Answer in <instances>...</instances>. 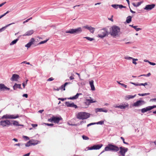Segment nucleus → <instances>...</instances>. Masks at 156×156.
Instances as JSON below:
<instances>
[{
  "label": "nucleus",
  "instance_id": "nucleus-58",
  "mask_svg": "<svg viewBox=\"0 0 156 156\" xmlns=\"http://www.w3.org/2000/svg\"><path fill=\"white\" fill-rule=\"evenodd\" d=\"M23 96L26 98H27L28 97V95L27 94H24L23 95Z\"/></svg>",
  "mask_w": 156,
  "mask_h": 156
},
{
  "label": "nucleus",
  "instance_id": "nucleus-17",
  "mask_svg": "<svg viewBox=\"0 0 156 156\" xmlns=\"http://www.w3.org/2000/svg\"><path fill=\"white\" fill-rule=\"evenodd\" d=\"M5 90H9L10 88L6 87L4 84H0V91Z\"/></svg>",
  "mask_w": 156,
  "mask_h": 156
},
{
  "label": "nucleus",
  "instance_id": "nucleus-56",
  "mask_svg": "<svg viewBox=\"0 0 156 156\" xmlns=\"http://www.w3.org/2000/svg\"><path fill=\"white\" fill-rule=\"evenodd\" d=\"M66 98H58V100H61V101H64L65 100H66Z\"/></svg>",
  "mask_w": 156,
  "mask_h": 156
},
{
  "label": "nucleus",
  "instance_id": "nucleus-33",
  "mask_svg": "<svg viewBox=\"0 0 156 156\" xmlns=\"http://www.w3.org/2000/svg\"><path fill=\"white\" fill-rule=\"evenodd\" d=\"M119 5L117 4H113L111 5V6L113 8L115 9H117L118 8Z\"/></svg>",
  "mask_w": 156,
  "mask_h": 156
},
{
  "label": "nucleus",
  "instance_id": "nucleus-54",
  "mask_svg": "<svg viewBox=\"0 0 156 156\" xmlns=\"http://www.w3.org/2000/svg\"><path fill=\"white\" fill-rule=\"evenodd\" d=\"M54 79V78H53L52 77H51L50 78H49L48 80V81H51L53 80Z\"/></svg>",
  "mask_w": 156,
  "mask_h": 156
},
{
  "label": "nucleus",
  "instance_id": "nucleus-35",
  "mask_svg": "<svg viewBox=\"0 0 156 156\" xmlns=\"http://www.w3.org/2000/svg\"><path fill=\"white\" fill-rule=\"evenodd\" d=\"M84 38H85L87 39V40H88L90 41H92L93 40H94V38H91V37H84Z\"/></svg>",
  "mask_w": 156,
  "mask_h": 156
},
{
  "label": "nucleus",
  "instance_id": "nucleus-29",
  "mask_svg": "<svg viewBox=\"0 0 156 156\" xmlns=\"http://www.w3.org/2000/svg\"><path fill=\"white\" fill-rule=\"evenodd\" d=\"M80 94H81L80 93H77L74 96L72 97H70L68 98V99H71V100H74L75 99L79 97V96Z\"/></svg>",
  "mask_w": 156,
  "mask_h": 156
},
{
  "label": "nucleus",
  "instance_id": "nucleus-5",
  "mask_svg": "<svg viewBox=\"0 0 156 156\" xmlns=\"http://www.w3.org/2000/svg\"><path fill=\"white\" fill-rule=\"evenodd\" d=\"M82 31L81 27H78L76 29H71L68 31H66V33H70L71 34H79Z\"/></svg>",
  "mask_w": 156,
  "mask_h": 156
},
{
  "label": "nucleus",
  "instance_id": "nucleus-57",
  "mask_svg": "<svg viewBox=\"0 0 156 156\" xmlns=\"http://www.w3.org/2000/svg\"><path fill=\"white\" fill-rule=\"evenodd\" d=\"M6 3V2H4L3 3H1V4H0V7H2V6L3 5H4L5 4V3Z\"/></svg>",
  "mask_w": 156,
  "mask_h": 156
},
{
  "label": "nucleus",
  "instance_id": "nucleus-18",
  "mask_svg": "<svg viewBox=\"0 0 156 156\" xmlns=\"http://www.w3.org/2000/svg\"><path fill=\"white\" fill-rule=\"evenodd\" d=\"M19 77V76L17 74H13L12 77L11 78L12 81H17Z\"/></svg>",
  "mask_w": 156,
  "mask_h": 156
},
{
  "label": "nucleus",
  "instance_id": "nucleus-61",
  "mask_svg": "<svg viewBox=\"0 0 156 156\" xmlns=\"http://www.w3.org/2000/svg\"><path fill=\"white\" fill-rule=\"evenodd\" d=\"M151 73H148L147 74H146V76L148 77V76H151Z\"/></svg>",
  "mask_w": 156,
  "mask_h": 156
},
{
  "label": "nucleus",
  "instance_id": "nucleus-44",
  "mask_svg": "<svg viewBox=\"0 0 156 156\" xmlns=\"http://www.w3.org/2000/svg\"><path fill=\"white\" fill-rule=\"evenodd\" d=\"M150 110L151 109L156 108V105H154L152 106H149Z\"/></svg>",
  "mask_w": 156,
  "mask_h": 156
},
{
  "label": "nucleus",
  "instance_id": "nucleus-13",
  "mask_svg": "<svg viewBox=\"0 0 156 156\" xmlns=\"http://www.w3.org/2000/svg\"><path fill=\"white\" fill-rule=\"evenodd\" d=\"M53 122L56 123H58L60 120H62V118L61 117H59L58 116H53Z\"/></svg>",
  "mask_w": 156,
  "mask_h": 156
},
{
  "label": "nucleus",
  "instance_id": "nucleus-55",
  "mask_svg": "<svg viewBox=\"0 0 156 156\" xmlns=\"http://www.w3.org/2000/svg\"><path fill=\"white\" fill-rule=\"evenodd\" d=\"M149 63L151 65H153V66H154L156 65V64L155 63H153V62H149Z\"/></svg>",
  "mask_w": 156,
  "mask_h": 156
},
{
  "label": "nucleus",
  "instance_id": "nucleus-24",
  "mask_svg": "<svg viewBox=\"0 0 156 156\" xmlns=\"http://www.w3.org/2000/svg\"><path fill=\"white\" fill-rule=\"evenodd\" d=\"M15 24L14 23H11L9 24H8V25H6V26L2 27L1 28H0V33L1 32H2L7 27L9 26H10L12 24Z\"/></svg>",
  "mask_w": 156,
  "mask_h": 156
},
{
  "label": "nucleus",
  "instance_id": "nucleus-19",
  "mask_svg": "<svg viewBox=\"0 0 156 156\" xmlns=\"http://www.w3.org/2000/svg\"><path fill=\"white\" fill-rule=\"evenodd\" d=\"M119 108L121 109H124L129 107V104L127 103L126 104H122L121 105H119Z\"/></svg>",
  "mask_w": 156,
  "mask_h": 156
},
{
  "label": "nucleus",
  "instance_id": "nucleus-30",
  "mask_svg": "<svg viewBox=\"0 0 156 156\" xmlns=\"http://www.w3.org/2000/svg\"><path fill=\"white\" fill-rule=\"evenodd\" d=\"M20 37H19L16 39L13 40L11 42L10 44V45H13L14 44H16L17 41L19 40V38Z\"/></svg>",
  "mask_w": 156,
  "mask_h": 156
},
{
  "label": "nucleus",
  "instance_id": "nucleus-27",
  "mask_svg": "<svg viewBox=\"0 0 156 156\" xmlns=\"http://www.w3.org/2000/svg\"><path fill=\"white\" fill-rule=\"evenodd\" d=\"M11 122H12V124L14 126H23V125L19 124V122L15 120H12Z\"/></svg>",
  "mask_w": 156,
  "mask_h": 156
},
{
  "label": "nucleus",
  "instance_id": "nucleus-42",
  "mask_svg": "<svg viewBox=\"0 0 156 156\" xmlns=\"http://www.w3.org/2000/svg\"><path fill=\"white\" fill-rule=\"evenodd\" d=\"M32 142L34 144H38V143H40V142L38 140H32Z\"/></svg>",
  "mask_w": 156,
  "mask_h": 156
},
{
  "label": "nucleus",
  "instance_id": "nucleus-38",
  "mask_svg": "<svg viewBox=\"0 0 156 156\" xmlns=\"http://www.w3.org/2000/svg\"><path fill=\"white\" fill-rule=\"evenodd\" d=\"M137 26H134L133 27V28H134L136 31H138L141 30V28H137Z\"/></svg>",
  "mask_w": 156,
  "mask_h": 156
},
{
  "label": "nucleus",
  "instance_id": "nucleus-11",
  "mask_svg": "<svg viewBox=\"0 0 156 156\" xmlns=\"http://www.w3.org/2000/svg\"><path fill=\"white\" fill-rule=\"evenodd\" d=\"M145 103V102L144 101L140 100L134 103L133 105L135 107H138L144 104Z\"/></svg>",
  "mask_w": 156,
  "mask_h": 156
},
{
  "label": "nucleus",
  "instance_id": "nucleus-23",
  "mask_svg": "<svg viewBox=\"0 0 156 156\" xmlns=\"http://www.w3.org/2000/svg\"><path fill=\"white\" fill-rule=\"evenodd\" d=\"M89 84L90 86L91 90H95V88L94 84V81L92 80L89 82Z\"/></svg>",
  "mask_w": 156,
  "mask_h": 156
},
{
  "label": "nucleus",
  "instance_id": "nucleus-64",
  "mask_svg": "<svg viewBox=\"0 0 156 156\" xmlns=\"http://www.w3.org/2000/svg\"><path fill=\"white\" fill-rule=\"evenodd\" d=\"M44 110H39L38 112L40 113H42V112L44 111Z\"/></svg>",
  "mask_w": 156,
  "mask_h": 156
},
{
  "label": "nucleus",
  "instance_id": "nucleus-49",
  "mask_svg": "<svg viewBox=\"0 0 156 156\" xmlns=\"http://www.w3.org/2000/svg\"><path fill=\"white\" fill-rule=\"evenodd\" d=\"M23 138L25 139H26V140H29V138L27 136H23Z\"/></svg>",
  "mask_w": 156,
  "mask_h": 156
},
{
  "label": "nucleus",
  "instance_id": "nucleus-45",
  "mask_svg": "<svg viewBox=\"0 0 156 156\" xmlns=\"http://www.w3.org/2000/svg\"><path fill=\"white\" fill-rule=\"evenodd\" d=\"M44 124L46 125H47L48 126H53L54 125V124L52 123H44Z\"/></svg>",
  "mask_w": 156,
  "mask_h": 156
},
{
  "label": "nucleus",
  "instance_id": "nucleus-60",
  "mask_svg": "<svg viewBox=\"0 0 156 156\" xmlns=\"http://www.w3.org/2000/svg\"><path fill=\"white\" fill-rule=\"evenodd\" d=\"M86 121H83L80 122V124H82L83 123H85Z\"/></svg>",
  "mask_w": 156,
  "mask_h": 156
},
{
  "label": "nucleus",
  "instance_id": "nucleus-37",
  "mask_svg": "<svg viewBox=\"0 0 156 156\" xmlns=\"http://www.w3.org/2000/svg\"><path fill=\"white\" fill-rule=\"evenodd\" d=\"M104 123V122L103 121H100L98 122H95V124H100V125H103Z\"/></svg>",
  "mask_w": 156,
  "mask_h": 156
},
{
  "label": "nucleus",
  "instance_id": "nucleus-46",
  "mask_svg": "<svg viewBox=\"0 0 156 156\" xmlns=\"http://www.w3.org/2000/svg\"><path fill=\"white\" fill-rule=\"evenodd\" d=\"M121 139L122 140L123 143L124 144H127V145L128 144L127 143H126V142H125V141L124 139V138L123 137H121Z\"/></svg>",
  "mask_w": 156,
  "mask_h": 156
},
{
  "label": "nucleus",
  "instance_id": "nucleus-48",
  "mask_svg": "<svg viewBox=\"0 0 156 156\" xmlns=\"http://www.w3.org/2000/svg\"><path fill=\"white\" fill-rule=\"evenodd\" d=\"M53 116L51 118L48 119V121L50 122H53Z\"/></svg>",
  "mask_w": 156,
  "mask_h": 156
},
{
  "label": "nucleus",
  "instance_id": "nucleus-9",
  "mask_svg": "<svg viewBox=\"0 0 156 156\" xmlns=\"http://www.w3.org/2000/svg\"><path fill=\"white\" fill-rule=\"evenodd\" d=\"M120 151L119 153L120 154L121 156H124L125 153L127 151L128 149L124 147H121L120 148Z\"/></svg>",
  "mask_w": 156,
  "mask_h": 156
},
{
  "label": "nucleus",
  "instance_id": "nucleus-15",
  "mask_svg": "<svg viewBox=\"0 0 156 156\" xmlns=\"http://www.w3.org/2000/svg\"><path fill=\"white\" fill-rule=\"evenodd\" d=\"M83 27L89 30L90 32L92 33H93L95 30V28L92 27L91 26H89L88 25H86Z\"/></svg>",
  "mask_w": 156,
  "mask_h": 156
},
{
  "label": "nucleus",
  "instance_id": "nucleus-25",
  "mask_svg": "<svg viewBox=\"0 0 156 156\" xmlns=\"http://www.w3.org/2000/svg\"><path fill=\"white\" fill-rule=\"evenodd\" d=\"M36 144H34L32 142V140H29L27 144H25V146L27 147H29L32 145H36Z\"/></svg>",
  "mask_w": 156,
  "mask_h": 156
},
{
  "label": "nucleus",
  "instance_id": "nucleus-41",
  "mask_svg": "<svg viewBox=\"0 0 156 156\" xmlns=\"http://www.w3.org/2000/svg\"><path fill=\"white\" fill-rule=\"evenodd\" d=\"M137 60H138L137 59H136V58L133 59V63L135 65H136L137 64V63L136 62V61H137Z\"/></svg>",
  "mask_w": 156,
  "mask_h": 156
},
{
  "label": "nucleus",
  "instance_id": "nucleus-52",
  "mask_svg": "<svg viewBox=\"0 0 156 156\" xmlns=\"http://www.w3.org/2000/svg\"><path fill=\"white\" fill-rule=\"evenodd\" d=\"M120 85H121L122 86L124 87L125 88H126L127 87V86L126 85L124 84L123 83L120 84Z\"/></svg>",
  "mask_w": 156,
  "mask_h": 156
},
{
  "label": "nucleus",
  "instance_id": "nucleus-21",
  "mask_svg": "<svg viewBox=\"0 0 156 156\" xmlns=\"http://www.w3.org/2000/svg\"><path fill=\"white\" fill-rule=\"evenodd\" d=\"M34 30H32L27 31L25 34L23 35V36H29L32 34L34 33Z\"/></svg>",
  "mask_w": 156,
  "mask_h": 156
},
{
  "label": "nucleus",
  "instance_id": "nucleus-51",
  "mask_svg": "<svg viewBox=\"0 0 156 156\" xmlns=\"http://www.w3.org/2000/svg\"><path fill=\"white\" fill-rule=\"evenodd\" d=\"M125 58L128 60H130L131 59L133 60V59H134V58L131 57H126Z\"/></svg>",
  "mask_w": 156,
  "mask_h": 156
},
{
  "label": "nucleus",
  "instance_id": "nucleus-3",
  "mask_svg": "<svg viewBox=\"0 0 156 156\" xmlns=\"http://www.w3.org/2000/svg\"><path fill=\"white\" fill-rule=\"evenodd\" d=\"M99 34L98 36L100 38H102L108 35V29L105 28L100 29L99 31Z\"/></svg>",
  "mask_w": 156,
  "mask_h": 156
},
{
  "label": "nucleus",
  "instance_id": "nucleus-12",
  "mask_svg": "<svg viewBox=\"0 0 156 156\" xmlns=\"http://www.w3.org/2000/svg\"><path fill=\"white\" fill-rule=\"evenodd\" d=\"M65 105L68 107H71L75 108H78L77 106L73 103H70L69 102L66 101L65 102Z\"/></svg>",
  "mask_w": 156,
  "mask_h": 156
},
{
  "label": "nucleus",
  "instance_id": "nucleus-6",
  "mask_svg": "<svg viewBox=\"0 0 156 156\" xmlns=\"http://www.w3.org/2000/svg\"><path fill=\"white\" fill-rule=\"evenodd\" d=\"M19 117V116L18 115H14L6 114L3 115L2 117V119H16L18 118Z\"/></svg>",
  "mask_w": 156,
  "mask_h": 156
},
{
  "label": "nucleus",
  "instance_id": "nucleus-62",
  "mask_svg": "<svg viewBox=\"0 0 156 156\" xmlns=\"http://www.w3.org/2000/svg\"><path fill=\"white\" fill-rule=\"evenodd\" d=\"M32 126L33 127H34L37 126V124H32Z\"/></svg>",
  "mask_w": 156,
  "mask_h": 156
},
{
  "label": "nucleus",
  "instance_id": "nucleus-1",
  "mask_svg": "<svg viewBox=\"0 0 156 156\" xmlns=\"http://www.w3.org/2000/svg\"><path fill=\"white\" fill-rule=\"evenodd\" d=\"M120 31V28L119 27L116 26H113L110 28L109 33L112 36H116L118 35Z\"/></svg>",
  "mask_w": 156,
  "mask_h": 156
},
{
  "label": "nucleus",
  "instance_id": "nucleus-63",
  "mask_svg": "<svg viewBox=\"0 0 156 156\" xmlns=\"http://www.w3.org/2000/svg\"><path fill=\"white\" fill-rule=\"evenodd\" d=\"M21 145V144L20 143H18L14 145L15 146H20V145Z\"/></svg>",
  "mask_w": 156,
  "mask_h": 156
},
{
  "label": "nucleus",
  "instance_id": "nucleus-50",
  "mask_svg": "<svg viewBox=\"0 0 156 156\" xmlns=\"http://www.w3.org/2000/svg\"><path fill=\"white\" fill-rule=\"evenodd\" d=\"M96 124L95 122L91 123L87 125V127H89L90 126H91L93 125Z\"/></svg>",
  "mask_w": 156,
  "mask_h": 156
},
{
  "label": "nucleus",
  "instance_id": "nucleus-47",
  "mask_svg": "<svg viewBox=\"0 0 156 156\" xmlns=\"http://www.w3.org/2000/svg\"><path fill=\"white\" fill-rule=\"evenodd\" d=\"M130 83L133 84L136 86H139V83H135L132 82H130Z\"/></svg>",
  "mask_w": 156,
  "mask_h": 156
},
{
  "label": "nucleus",
  "instance_id": "nucleus-32",
  "mask_svg": "<svg viewBox=\"0 0 156 156\" xmlns=\"http://www.w3.org/2000/svg\"><path fill=\"white\" fill-rule=\"evenodd\" d=\"M141 2H138L137 4H136L134 3H132L133 5L135 7H137L140 6L141 4Z\"/></svg>",
  "mask_w": 156,
  "mask_h": 156
},
{
  "label": "nucleus",
  "instance_id": "nucleus-36",
  "mask_svg": "<svg viewBox=\"0 0 156 156\" xmlns=\"http://www.w3.org/2000/svg\"><path fill=\"white\" fill-rule=\"evenodd\" d=\"M149 94H150V93H149L142 94H138V95H139L140 96H144L145 95H149Z\"/></svg>",
  "mask_w": 156,
  "mask_h": 156
},
{
  "label": "nucleus",
  "instance_id": "nucleus-40",
  "mask_svg": "<svg viewBox=\"0 0 156 156\" xmlns=\"http://www.w3.org/2000/svg\"><path fill=\"white\" fill-rule=\"evenodd\" d=\"M83 139L84 140H88L89 139V138L85 135H83L82 136Z\"/></svg>",
  "mask_w": 156,
  "mask_h": 156
},
{
  "label": "nucleus",
  "instance_id": "nucleus-59",
  "mask_svg": "<svg viewBox=\"0 0 156 156\" xmlns=\"http://www.w3.org/2000/svg\"><path fill=\"white\" fill-rule=\"evenodd\" d=\"M59 90H60L59 88H55V87H54V90L55 91H59Z\"/></svg>",
  "mask_w": 156,
  "mask_h": 156
},
{
  "label": "nucleus",
  "instance_id": "nucleus-53",
  "mask_svg": "<svg viewBox=\"0 0 156 156\" xmlns=\"http://www.w3.org/2000/svg\"><path fill=\"white\" fill-rule=\"evenodd\" d=\"M150 101L156 102V98H152L150 100Z\"/></svg>",
  "mask_w": 156,
  "mask_h": 156
},
{
  "label": "nucleus",
  "instance_id": "nucleus-14",
  "mask_svg": "<svg viewBox=\"0 0 156 156\" xmlns=\"http://www.w3.org/2000/svg\"><path fill=\"white\" fill-rule=\"evenodd\" d=\"M155 6V5L154 4L148 5L145 6V7L144 8V9L147 10H150L154 8Z\"/></svg>",
  "mask_w": 156,
  "mask_h": 156
},
{
  "label": "nucleus",
  "instance_id": "nucleus-4",
  "mask_svg": "<svg viewBox=\"0 0 156 156\" xmlns=\"http://www.w3.org/2000/svg\"><path fill=\"white\" fill-rule=\"evenodd\" d=\"M89 113L85 112H80L77 115V118L80 119H86L90 117Z\"/></svg>",
  "mask_w": 156,
  "mask_h": 156
},
{
  "label": "nucleus",
  "instance_id": "nucleus-34",
  "mask_svg": "<svg viewBox=\"0 0 156 156\" xmlns=\"http://www.w3.org/2000/svg\"><path fill=\"white\" fill-rule=\"evenodd\" d=\"M103 109L102 108H97L95 109V112H102Z\"/></svg>",
  "mask_w": 156,
  "mask_h": 156
},
{
  "label": "nucleus",
  "instance_id": "nucleus-7",
  "mask_svg": "<svg viewBox=\"0 0 156 156\" xmlns=\"http://www.w3.org/2000/svg\"><path fill=\"white\" fill-rule=\"evenodd\" d=\"M0 124L3 127H5L7 126L11 125H12V124L9 120H6L1 121L0 122Z\"/></svg>",
  "mask_w": 156,
  "mask_h": 156
},
{
  "label": "nucleus",
  "instance_id": "nucleus-31",
  "mask_svg": "<svg viewBox=\"0 0 156 156\" xmlns=\"http://www.w3.org/2000/svg\"><path fill=\"white\" fill-rule=\"evenodd\" d=\"M132 17L131 16H129L127 17L126 20V22L127 23H130L132 21Z\"/></svg>",
  "mask_w": 156,
  "mask_h": 156
},
{
  "label": "nucleus",
  "instance_id": "nucleus-43",
  "mask_svg": "<svg viewBox=\"0 0 156 156\" xmlns=\"http://www.w3.org/2000/svg\"><path fill=\"white\" fill-rule=\"evenodd\" d=\"M126 7L122 5H119L118 8H119L120 9H121L122 8H126Z\"/></svg>",
  "mask_w": 156,
  "mask_h": 156
},
{
  "label": "nucleus",
  "instance_id": "nucleus-2",
  "mask_svg": "<svg viewBox=\"0 0 156 156\" xmlns=\"http://www.w3.org/2000/svg\"><path fill=\"white\" fill-rule=\"evenodd\" d=\"M119 150V148L118 146L112 144H108L107 146L105 147L104 151H103L100 154H101L105 151H112L114 152H117Z\"/></svg>",
  "mask_w": 156,
  "mask_h": 156
},
{
  "label": "nucleus",
  "instance_id": "nucleus-26",
  "mask_svg": "<svg viewBox=\"0 0 156 156\" xmlns=\"http://www.w3.org/2000/svg\"><path fill=\"white\" fill-rule=\"evenodd\" d=\"M141 110L142 113H144L145 112H146L148 111H150V110L149 106L147 107H146L145 108H144L141 109Z\"/></svg>",
  "mask_w": 156,
  "mask_h": 156
},
{
  "label": "nucleus",
  "instance_id": "nucleus-39",
  "mask_svg": "<svg viewBox=\"0 0 156 156\" xmlns=\"http://www.w3.org/2000/svg\"><path fill=\"white\" fill-rule=\"evenodd\" d=\"M48 40H44V41H41L38 44H44L45 43H46V42H47V41Z\"/></svg>",
  "mask_w": 156,
  "mask_h": 156
},
{
  "label": "nucleus",
  "instance_id": "nucleus-10",
  "mask_svg": "<svg viewBox=\"0 0 156 156\" xmlns=\"http://www.w3.org/2000/svg\"><path fill=\"white\" fill-rule=\"evenodd\" d=\"M96 102V101H93L92 99L91 98L89 97H88L87 98L86 100H85V103L86 105H88L90 104L94 103Z\"/></svg>",
  "mask_w": 156,
  "mask_h": 156
},
{
  "label": "nucleus",
  "instance_id": "nucleus-28",
  "mask_svg": "<svg viewBox=\"0 0 156 156\" xmlns=\"http://www.w3.org/2000/svg\"><path fill=\"white\" fill-rule=\"evenodd\" d=\"M21 84H17L16 83H15L14 85L13 86V88L14 90H16V89L18 88L20 89L21 88Z\"/></svg>",
  "mask_w": 156,
  "mask_h": 156
},
{
  "label": "nucleus",
  "instance_id": "nucleus-16",
  "mask_svg": "<svg viewBox=\"0 0 156 156\" xmlns=\"http://www.w3.org/2000/svg\"><path fill=\"white\" fill-rule=\"evenodd\" d=\"M35 41V40L34 38H32L31 39L29 42L26 44L25 46L28 48H30V46L34 44Z\"/></svg>",
  "mask_w": 156,
  "mask_h": 156
},
{
  "label": "nucleus",
  "instance_id": "nucleus-8",
  "mask_svg": "<svg viewBox=\"0 0 156 156\" xmlns=\"http://www.w3.org/2000/svg\"><path fill=\"white\" fill-rule=\"evenodd\" d=\"M102 146V144H96L90 147H88L87 148L88 150H98L101 148Z\"/></svg>",
  "mask_w": 156,
  "mask_h": 156
},
{
  "label": "nucleus",
  "instance_id": "nucleus-20",
  "mask_svg": "<svg viewBox=\"0 0 156 156\" xmlns=\"http://www.w3.org/2000/svg\"><path fill=\"white\" fill-rule=\"evenodd\" d=\"M136 96V94H135L134 95H126L125 97V99L126 100H128L130 99L134 98Z\"/></svg>",
  "mask_w": 156,
  "mask_h": 156
},
{
  "label": "nucleus",
  "instance_id": "nucleus-22",
  "mask_svg": "<svg viewBox=\"0 0 156 156\" xmlns=\"http://www.w3.org/2000/svg\"><path fill=\"white\" fill-rule=\"evenodd\" d=\"M70 82H66L64 84L62 85L60 87H59V89H63L64 90H65V87L66 86L68 85L71 84Z\"/></svg>",
  "mask_w": 156,
  "mask_h": 156
}]
</instances>
